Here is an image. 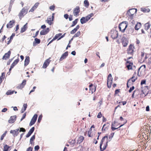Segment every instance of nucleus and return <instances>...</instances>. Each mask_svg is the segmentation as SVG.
Returning <instances> with one entry per match:
<instances>
[{
    "label": "nucleus",
    "instance_id": "1",
    "mask_svg": "<svg viewBox=\"0 0 151 151\" xmlns=\"http://www.w3.org/2000/svg\"><path fill=\"white\" fill-rule=\"evenodd\" d=\"M146 66L145 65H142L139 68H137V74L136 72H134L133 76V82L137 79V76L140 77L144 76L145 74Z\"/></svg>",
    "mask_w": 151,
    "mask_h": 151
},
{
    "label": "nucleus",
    "instance_id": "2",
    "mask_svg": "<svg viewBox=\"0 0 151 151\" xmlns=\"http://www.w3.org/2000/svg\"><path fill=\"white\" fill-rule=\"evenodd\" d=\"M108 142V137L104 136L102 139L100 144V149L101 151H103L107 147Z\"/></svg>",
    "mask_w": 151,
    "mask_h": 151
},
{
    "label": "nucleus",
    "instance_id": "3",
    "mask_svg": "<svg viewBox=\"0 0 151 151\" xmlns=\"http://www.w3.org/2000/svg\"><path fill=\"white\" fill-rule=\"evenodd\" d=\"M126 122H127L126 121H125L123 124L120 125V123H119L117 122L114 121L112 123L111 125V129L112 130L114 131V130L121 127L126 124Z\"/></svg>",
    "mask_w": 151,
    "mask_h": 151
},
{
    "label": "nucleus",
    "instance_id": "4",
    "mask_svg": "<svg viewBox=\"0 0 151 151\" xmlns=\"http://www.w3.org/2000/svg\"><path fill=\"white\" fill-rule=\"evenodd\" d=\"M127 27V24L125 22H122L119 24V31L122 32H124L126 28Z\"/></svg>",
    "mask_w": 151,
    "mask_h": 151
},
{
    "label": "nucleus",
    "instance_id": "5",
    "mask_svg": "<svg viewBox=\"0 0 151 151\" xmlns=\"http://www.w3.org/2000/svg\"><path fill=\"white\" fill-rule=\"evenodd\" d=\"M113 78L112 77L111 74H109L107 77V84L108 88H110L111 87V84L112 83Z\"/></svg>",
    "mask_w": 151,
    "mask_h": 151
},
{
    "label": "nucleus",
    "instance_id": "6",
    "mask_svg": "<svg viewBox=\"0 0 151 151\" xmlns=\"http://www.w3.org/2000/svg\"><path fill=\"white\" fill-rule=\"evenodd\" d=\"M27 9H26L25 7L22 8L18 15L20 19L21 20L22 19V18L27 13Z\"/></svg>",
    "mask_w": 151,
    "mask_h": 151
},
{
    "label": "nucleus",
    "instance_id": "7",
    "mask_svg": "<svg viewBox=\"0 0 151 151\" xmlns=\"http://www.w3.org/2000/svg\"><path fill=\"white\" fill-rule=\"evenodd\" d=\"M110 34L111 37L113 39H115L118 37V31L115 30H112L111 31Z\"/></svg>",
    "mask_w": 151,
    "mask_h": 151
},
{
    "label": "nucleus",
    "instance_id": "8",
    "mask_svg": "<svg viewBox=\"0 0 151 151\" xmlns=\"http://www.w3.org/2000/svg\"><path fill=\"white\" fill-rule=\"evenodd\" d=\"M80 12V8L79 6H76L75 8L73 9V14L74 16L77 17L79 15V13Z\"/></svg>",
    "mask_w": 151,
    "mask_h": 151
},
{
    "label": "nucleus",
    "instance_id": "9",
    "mask_svg": "<svg viewBox=\"0 0 151 151\" xmlns=\"http://www.w3.org/2000/svg\"><path fill=\"white\" fill-rule=\"evenodd\" d=\"M126 39L124 37H123L121 39L120 38L118 39L117 41V42L118 43H119L120 42H122L124 47H126L127 45V43L126 42H124V40Z\"/></svg>",
    "mask_w": 151,
    "mask_h": 151
},
{
    "label": "nucleus",
    "instance_id": "10",
    "mask_svg": "<svg viewBox=\"0 0 151 151\" xmlns=\"http://www.w3.org/2000/svg\"><path fill=\"white\" fill-rule=\"evenodd\" d=\"M51 58H49L47 59L45 61L42 66V68H46L49 65L51 61V60H50Z\"/></svg>",
    "mask_w": 151,
    "mask_h": 151
},
{
    "label": "nucleus",
    "instance_id": "11",
    "mask_svg": "<svg viewBox=\"0 0 151 151\" xmlns=\"http://www.w3.org/2000/svg\"><path fill=\"white\" fill-rule=\"evenodd\" d=\"M26 83V81L25 80H23L22 83L17 86V88L18 89H22L24 87Z\"/></svg>",
    "mask_w": 151,
    "mask_h": 151
},
{
    "label": "nucleus",
    "instance_id": "12",
    "mask_svg": "<svg viewBox=\"0 0 151 151\" xmlns=\"http://www.w3.org/2000/svg\"><path fill=\"white\" fill-rule=\"evenodd\" d=\"M19 129H17L15 130H12L10 131V133L12 134L14 137L17 136L19 134Z\"/></svg>",
    "mask_w": 151,
    "mask_h": 151
},
{
    "label": "nucleus",
    "instance_id": "13",
    "mask_svg": "<svg viewBox=\"0 0 151 151\" xmlns=\"http://www.w3.org/2000/svg\"><path fill=\"white\" fill-rule=\"evenodd\" d=\"M89 90L91 91V93L95 92L96 90V86L93 85L92 83L89 86Z\"/></svg>",
    "mask_w": 151,
    "mask_h": 151
},
{
    "label": "nucleus",
    "instance_id": "14",
    "mask_svg": "<svg viewBox=\"0 0 151 151\" xmlns=\"http://www.w3.org/2000/svg\"><path fill=\"white\" fill-rule=\"evenodd\" d=\"M15 22V20H13L12 21H10L6 25L7 28H12L13 24H14Z\"/></svg>",
    "mask_w": 151,
    "mask_h": 151
},
{
    "label": "nucleus",
    "instance_id": "15",
    "mask_svg": "<svg viewBox=\"0 0 151 151\" xmlns=\"http://www.w3.org/2000/svg\"><path fill=\"white\" fill-rule=\"evenodd\" d=\"M11 54V51L9 50L7 53L5 54L3 56L2 59L3 60H6L10 57Z\"/></svg>",
    "mask_w": 151,
    "mask_h": 151
},
{
    "label": "nucleus",
    "instance_id": "16",
    "mask_svg": "<svg viewBox=\"0 0 151 151\" xmlns=\"http://www.w3.org/2000/svg\"><path fill=\"white\" fill-rule=\"evenodd\" d=\"M16 116H11L10 119L9 120L8 122L9 123H13L16 121Z\"/></svg>",
    "mask_w": 151,
    "mask_h": 151
},
{
    "label": "nucleus",
    "instance_id": "17",
    "mask_svg": "<svg viewBox=\"0 0 151 151\" xmlns=\"http://www.w3.org/2000/svg\"><path fill=\"white\" fill-rule=\"evenodd\" d=\"M142 93L144 94L146 96L147 95L149 92V90L148 87L147 86H145L142 89Z\"/></svg>",
    "mask_w": 151,
    "mask_h": 151
},
{
    "label": "nucleus",
    "instance_id": "18",
    "mask_svg": "<svg viewBox=\"0 0 151 151\" xmlns=\"http://www.w3.org/2000/svg\"><path fill=\"white\" fill-rule=\"evenodd\" d=\"M35 130V127H32L29 131L28 132L27 134L26 137L27 138L29 137L33 132Z\"/></svg>",
    "mask_w": 151,
    "mask_h": 151
},
{
    "label": "nucleus",
    "instance_id": "19",
    "mask_svg": "<svg viewBox=\"0 0 151 151\" xmlns=\"http://www.w3.org/2000/svg\"><path fill=\"white\" fill-rule=\"evenodd\" d=\"M54 19L51 17H48L47 20H46V22L49 25H51L53 23V21Z\"/></svg>",
    "mask_w": 151,
    "mask_h": 151
},
{
    "label": "nucleus",
    "instance_id": "20",
    "mask_svg": "<svg viewBox=\"0 0 151 151\" xmlns=\"http://www.w3.org/2000/svg\"><path fill=\"white\" fill-rule=\"evenodd\" d=\"M68 55V52L67 51L65 52L62 55L60 59V61H61L63 59H65Z\"/></svg>",
    "mask_w": 151,
    "mask_h": 151
},
{
    "label": "nucleus",
    "instance_id": "21",
    "mask_svg": "<svg viewBox=\"0 0 151 151\" xmlns=\"http://www.w3.org/2000/svg\"><path fill=\"white\" fill-rule=\"evenodd\" d=\"M30 61V58L29 56H27L26 57L24 61V65L27 66L29 63Z\"/></svg>",
    "mask_w": 151,
    "mask_h": 151
},
{
    "label": "nucleus",
    "instance_id": "22",
    "mask_svg": "<svg viewBox=\"0 0 151 151\" xmlns=\"http://www.w3.org/2000/svg\"><path fill=\"white\" fill-rule=\"evenodd\" d=\"M127 84V88H129L132 85V77L128 80Z\"/></svg>",
    "mask_w": 151,
    "mask_h": 151
},
{
    "label": "nucleus",
    "instance_id": "23",
    "mask_svg": "<svg viewBox=\"0 0 151 151\" xmlns=\"http://www.w3.org/2000/svg\"><path fill=\"white\" fill-rule=\"evenodd\" d=\"M79 27L80 26H79V25H77L76 28H74L73 29L72 31H70V34H74L77 31V30L79 28Z\"/></svg>",
    "mask_w": 151,
    "mask_h": 151
},
{
    "label": "nucleus",
    "instance_id": "24",
    "mask_svg": "<svg viewBox=\"0 0 151 151\" xmlns=\"http://www.w3.org/2000/svg\"><path fill=\"white\" fill-rule=\"evenodd\" d=\"M144 29L146 30H147L150 27L151 24L149 22H148L144 24Z\"/></svg>",
    "mask_w": 151,
    "mask_h": 151
},
{
    "label": "nucleus",
    "instance_id": "25",
    "mask_svg": "<svg viewBox=\"0 0 151 151\" xmlns=\"http://www.w3.org/2000/svg\"><path fill=\"white\" fill-rule=\"evenodd\" d=\"M131 64L132 65V63L130 61H127L126 63V66L128 70L131 69L132 67Z\"/></svg>",
    "mask_w": 151,
    "mask_h": 151
},
{
    "label": "nucleus",
    "instance_id": "26",
    "mask_svg": "<svg viewBox=\"0 0 151 151\" xmlns=\"http://www.w3.org/2000/svg\"><path fill=\"white\" fill-rule=\"evenodd\" d=\"M40 40L36 38L35 39V40L33 42V45L34 46H36L37 44H39L40 43Z\"/></svg>",
    "mask_w": 151,
    "mask_h": 151
},
{
    "label": "nucleus",
    "instance_id": "27",
    "mask_svg": "<svg viewBox=\"0 0 151 151\" xmlns=\"http://www.w3.org/2000/svg\"><path fill=\"white\" fill-rule=\"evenodd\" d=\"M141 24L140 22H137L136 25H135L134 28L136 30H138L141 27Z\"/></svg>",
    "mask_w": 151,
    "mask_h": 151
},
{
    "label": "nucleus",
    "instance_id": "28",
    "mask_svg": "<svg viewBox=\"0 0 151 151\" xmlns=\"http://www.w3.org/2000/svg\"><path fill=\"white\" fill-rule=\"evenodd\" d=\"M127 51L128 54H131L132 53V45L131 44L129 46L127 50Z\"/></svg>",
    "mask_w": 151,
    "mask_h": 151
},
{
    "label": "nucleus",
    "instance_id": "29",
    "mask_svg": "<svg viewBox=\"0 0 151 151\" xmlns=\"http://www.w3.org/2000/svg\"><path fill=\"white\" fill-rule=\"evenodd\" d=\"M10 147L9 146L7 145H5L4 146L3 151H8L10 150H11V149H10Z\"/></svg>",
    "mask_w": 151,
    "mask_h": 151
},
{
    "label": "nucleus",
    "instance_id": "30",
    "mask_svg": "<svg viewBox=\"0 0 151 151\" xmlns=\"http://www.w3.org/2000/svg\"><path fill=\"white\" fill-rule=\"evenodd\" d=\"M27 28V23L26 24H25L24 25V26L22 27V28L21 29V31H20V32L23 33V32H25Z\"/></svg>",
    "mask_w": 151,
    "mask_h": 151
},
{
    "label": "nucleus",
    "instance_id": "31",
    "mask_svg": "<svg viewBox=\"0 0 151 151\" xmlns=\"http://www.w3.org/2000/svg\"><path fill=\"white\" fill-rule=\"evenodd\" d=\"M147 66L149 69L151 68V57L149 59L147 63Z\"/></svg>",
    "mask_w": 151,
    "mask_h": 151
},
{
    "label": "nucleus",
    "instance_id": "32",
    "mask_svg": "<svg viewBox=\"0 0 151 151\" xmlns=\"http://www.w3.org/2000/svg\"><path fill=\"white\" fill-rule=\"evenodd\" d=\"M19 61V60L18 58L15 60H14L11 65L14 67L17 64Z\"/></svg>",
    "mask_w": 151,
    "mask_h": 151
},
{
    "label": "nucleus",
    "instance_id": "33",
    "mask_svg": "<svg viewBox=\"0 0 151 151\" xmlns=\"http://www.w3.org/2000/svg\"><path fill=\"white\" fill-rule=\"evenodd\" d=\"M84 137L82 136H80L78 140V142L79 143H81L84 139Z\"/></svg>",
    "mask_w": 151,
    "mask_h": 151
},
{
    "label": "nucleus",
    "instance_id": "34",
    "mask_svg": "<svg viewBox=\"0 0 151 151\" xmlns=\"http://www.w3.org/2000/svg\"><path fill=\"white\" fill-rule=\"evenodd\" d=\"M141 11L144 12H148L150 11V9L148 8H141Z\"/></svg>",
    "mask_w": 151,
    "mask_h": 151
},
{
    "label": "nucleus",
    "instance_id": "35",
    "mask_svg": "<svg viewBox=\"0 0 151 151\" xmlns=\"http://www.w3.org/2000/svg\"><path fill=\"white\" fill-rule=\"evenodd\" d=\"M78 20V19H75L74 21H73L72 22V24L71 26V27H72L75 26L77 23Z\"/></svg>",
    "mask_w": 151,
    "mask_h": 151
},
{
    "label": "nucleus",
    "instance_id": "36",
    "mask_svg": "<svg viewBox=\"0 0 151 151\" xmlns=\"http://www.w3.org/2000/svg\"><path fill=\"white\" fill-rule=\"evenodd\" d=\"M35 139V135H33L31 138L30 140V143L31 144H32L33 141Z\"/></svg>",
    "mask_w": 151,
    "mask_h": 151
},
{
    "label": "nucleus",
    "instance_id": "37",
    "mask_svg": "<svg viewBox=\"0 0 151 151\" xmlns=\"http://www.w3.org/2000/svg\"><path fill=\"white\" fill-rule=\"evenodd\" d=\"M132 10V9H130L128 10V11L127 12L126 14V15L127 17H132V14H131L130 12V11Z\"/></svg>",
    "mask_w": 151,
    "mask_h": 151
},
{
    "label": "nucleus",
    "instance_id": "38",
    "mask_svg": "<svg viewBox=\"0 0 151 151\" xmlns=\"http://www.w3.org/2000/svg\"><path fill=\"white\" fill-rule=\"evenodd\" d=\"M81 34V32L79 31L74 35L73 37V38L78 37L80 36Z\"/></svg>",
    "mask_w": 151,
    "mask_h": 151
},
{
    "label": "nucleus",
    "instance_id": "39",
    "mask_svg": "<svg viewBox=\"0 0 151 151\" xmlns=\"http://www.w3.org/2000/svg\"><path fill=\"white\" fill-rule=\"evenodd\" d=\"M14 91H11V90H9L8 91H7V92H6V94L8 95H11V94H13L14 93Z\"/></svg>",
    "mask_w": 151,
    "mask_h": 151
},
{
    "label": "nucleus",
    "instance_id": "40",
    "mask_svg": "<svg viewBox=\"0 0 151 151\" xmlns=\"http://www.w3.org/2000/svg\"><path fill=\"white\" fill-rule=\"evenodd\" d=\"M82 24H83L86 22V21L85 17H82L80 20Z\"/></svg>",
    "mask_w": 151,
    "mask_h": 151
},
{
    "label": "nucleus",
    "instance_id": "41",
    "mask_svg": "<svg viewBox=\"0 0 151 151\" xmlns=\"http://www.w3.org/2000/svg\"><path fill=\"white\" fill-rule=\"evenodd\" d=\"M106 124H105L104 125L103 127L102 128V130L103 131H105L106 130H107L108 128V127L106 126Z\"/></svg>",
    "mask_w": 151,
    "mask_h": 151
},
{
    "label": "nucleus",
    "instance_id": "42",
    "mask_svg": "<svg viewBox=\"0 0 151 151\" xmlns=\"http://www.w3.org/2000/svg\"><path fill=\"white\" fill-rule=\"evenodd\" d=\"M37 116L38 115L37 114H35L31 119L36 122L37 117Z\"/></svg>",
    "mask_w": 151,
    "mask_h": 151
},
{
    "label": "nucleus",
    "instance_id": "43",
    "mask_svg": "<svg viewBox=\"0 0 151 151\" xmlns=\"http://www.w3.org/2000/svg\"><path fill=\"white\" fill-rule=\"evenodd\" d=\"M37 116L38 115L37 114H35L31 119L36 122L37 117Z\"/></svg>",
    "mask_w": 151,
    "mask_h": 151
},
{
    "label": "nucleus",
    "instance_id": "44",
    "mask_svg": "<svg viewBox=\"0 0 151 151\" xmlns=\"http://www.w3.org/2000/svg\"><path fill=\"white\" fill-rule=\"evenodd\" d=\"M84 4L85 6L88 7L89 5V2L87 0H85L84 1Z\"/></svg>",
    "mask_w": 151,
    "mask_h": 151
},
{
    "label": "nucleus",
    "instance_id": "45",
    "mask_svg": "<svg viewBox=\"0 0 151 151\" xmlns=\"http://www.w3.org/2000/svg\"><path fill=\"white\" fill-rule=\"evenodd\" d=\"M120 90L119 89H117L115 91V93L114 94V96H116L117 94H118L120 92Z\"/></svg>",
    "mask_w": 151,
    "mask_h": 151
},
{
    "label": "nucleus",
    "instance_id": "46",
    "mask_svg": "<svg viewBox=\"0 0 151 151\" xmlns=\"http://www.w3.org/2000/svg\"><path fill=\"white\" fill-rule=\"evenodd\" d=\"M91 131L92 129H90L88 132V135L89 137H92V135H91Z\"/></svg>",
    "mask_w": 151,
    "mask_h": 151
},
{
    "label": "nucleus",
    "instance_id": "47",
    "mask_svg": "<svg viewBox=\"0 0 151 151\" xmlns=\"http://www.w3.org/2000/svg\"><path fill=\"white\" fill-rule=\"evenodd\" d=\"M35 121L31 119V121L30 122V123L29 124V126H32V125H33L35 123Z\"/></svg>",
    "mask_w": 151,
    "mask_h": 151
},
{
    "label": "nucleus",
    "instance_id": "48",
    "mask_svg": "<svg viewBox=\"0 0 151 151\" xmlns=\"http://www.w3.org/2000/svg\"><path fill=\"white\" fill-rule=\"evenodd\" d=\"M42 115H41L39 116L38 117V123L40 122H41V121L42 120Z\"/></svg>",
    "mask_w": 151,
    "mask_h": 151
},
{
    "label": "nucleus",
    "instance_id": "49",
    "mask_svg": "<svg viewBox=\"0 0 151 151\" xmlns=\"http://www.w3.org/2000/svg\"><path fill=\"white\" fill-rule=\"evenodd\" d=\"M55 6L54 5L51 6L50 7V10L53 11L55 9Z\"/></svg>",
    "mask_w": 151,
    "mask_h": 151
},
{
    "label": "nucleus",
    "instance_id": "50",
    "mask_svg": "<svg viewBox=\"0 0 151 151\" xmlns=\"http://www.w3.org/2000/svg\"><path fill=\"white\" fill-rule=\"evenodd\" d=\"M40 34L41 35H44L46 34L44 29L42 30L40 32Z\"/></svg>",
    "mask_w": 151,
    "mask_h": 151
},
{
    "label": "nucleus",
    "instance_id": "51",
    "mask_svg": "<svg viewBox=\"0 0 151 151\" xmlns=\"http://www.w3.org/2000/svg\"><path fill=\"white\" fill-rule=\"evenodd\" d=\"M37 8L35 7V6H33L32 8L30 10L29 12H33Z\"/></svg>",
    "mask_w": 151,
    "mask_h": 151
},
{
    "label": "nucleus",
    "instance_id": "52",
    "mask_svg": "<svg viewBox=\"0 0 151 151\" xmlns=\"http://www.w3.org/2000/svg\"><path fill=\"white\" fill-rule=\"evenodd\" d=\"M146 81L145 80H142L141 82V85H142L143 84H146Z\"/></svg>",
    "mask_w": 151,
    "mask_h": 151
},
{
    "label": "nucleus",
    "instance_id": "53",
    "mask_svg": "<svg viewBox=\"0 0 151 151\" xmlns=\"http://www.w3.org/2000/svg\"><path fill=\"white\" fill-rule=\"evenodd\" d=\"M6 132H5L1 136V139H0L1 140H2L3 139L4 137L5 136V135L6 134Z\"/></svg>",
    "mask_w": 151,
    "mask_h": 151
},
{
    "label": "nucleus",
    "instance_id": "54",
    "mask_svg": "<svg viewBox=\"0 0 151 151\" xmlns=\"http://www.w3.org/2000/svg\"><path fill=\"white\" fill-rule=\"evenodd\" d=\"M148 54H145V58L143 59V61H146L148 58Z\"/></svg>",
    "mask_w": 151,
    "mask_h": 151
},
{
    "label": "nucleus",
    "instance_id": "55",
    "mask_svg": "<svg viewBox=\"0 0 151 151\" xmlns=\"http://www.w3.org/2000/svg\"><path fill=\"white\" fill-rule=\"evenodd\" d=\"M5 77V73H2L1 74V76H0V77H1L2 79H3Z\"/></svg>",
    "mask_w": 151,
    "mask_h": 151
},
{
    "label": "nucleus",
    "instance_id": "56",
    "mask_svg": "<svg viewBox=\"0 0 151 151\" xmlns=\"http://www.w3.org/2000/svg\"><path fill=\"white\" fill-rule=\"evenodd\" d=\"M90 18H91L88 15L86 16L85 17V19L86 22H87L89 20Z\"/></svg>",
    "mask_w": 151,
    "mask_h": 151
},
{
    "label": "nucleus",
    "instance_id": "57",
    "mask_svg": "<svg viewBox=\"0 0 151 151\" xmlns=\"http://www.w3.org/2000/svg\"><path fill=\"white\" fill-rule=\"evenodd\" d=\"M102 116V114L101 112H99L97 115V117L98 118H101Z\"/></svg>",
    "mask_w": 151,
    "mask_h": 151
},
{
    "label": "nucleus",
    "instance_id": "58",
    "mask_svg": "<svg viewBox=\"0 0 151 151\" xmlns=\"http://www.w3.org/2000/svg\"><path fill=\"white\" fill-rule=\"evenodd\" d=\"M62 35L61 33H59L57 34H56L55 36V37H56V39H58L59 37H60Z\"/></svg>",
    "mask_w": 151,
    "mask_h": 151
},
{
    "label": "nucleus",
    "instance_id": "59",
    "mask_svg": "<svg viewBox=\"0 0 151 151\" xmlns=\"http://www.w3.org/2000/svg\"><path fill=\"white\" fill-rule=\"evenodd\" d=\"M26 131V130L24 128H21L20 129L19 132H24Z\"/></svg>",
    "mask_w": 151,
    "mask_h": 151
},
{
    "label": "nucleus",
    "instance_id": "60",
    "mask_svg": "<svg viewBox=\"0 0 151 151\" xmlns=\"http://www.w3.org/2000/svg\"><path fill=\"white\" fill-rule=\"evenodd\" d=\"M26 113H25L23 114L22 117V118L21 119V121H22L23 119H24L26 117Z\"/></svg>",
    "mask_w": 151,
    "mask_h": 151
},
{
    "label": "nucleus",
    "instance_id": "61",
    "mask_svg": "<svg viewBox=\"0 0 151 151\" xmlns=\"http://www.w3.org/2000/svg\"><path fill=\"white\" fill-rule=\"evenodd\" d=\"M39 4L40 3L39 2H37L34 4V6L37 8L38 7Z\"/></svg>",
    "mask_w": 151,
    "mask_h": 151
},
{
    "label": "nucleus",
    "instance_id": "62",
    "mask_svg": "<svg viewBox=\"0 0 151 151\" xmlns=\"http://www.w3.org/2000/svg\"><path fill=\"white\" fill-rule=\"evenodd\" d=\"M27 107V104H24L23 105V107L22 108H23L25 110H26V108Z\"/></svg>",
    "mask_w": 151,
    "mask_h": 151
},
{
    "label": "nucleus",
    "instance_id": "63",
    "mask_svg": "<svg viewBox=\"0 0 151 151\" xmlns=\"http://www.w3.org/2000/svg\"><path fill=\"white\" fill-rule=\"evenodd\" d=\"M114 132H113L111 133L110 134V135L109 136V139H111L113 137L114 135Z\"/></svg>",
    "mask_w": 151,
    "mask_h": 151
},
{
    "label": "nucleus",
    "instance_id": "64",
    "mask_svg": "<svg viewBox=\"0 0 151 151\" xmlns=\"http://www.w3.org/2000/svg\"><path fill=\"white\" fill-rule=\"evenodd\" d=\"M69 15L68 14H65L64 15V17L66 19H67L68 18Z\"/></svg>",
    "mask_w": 151,
    "mask_h": 151
}]
</instances>
